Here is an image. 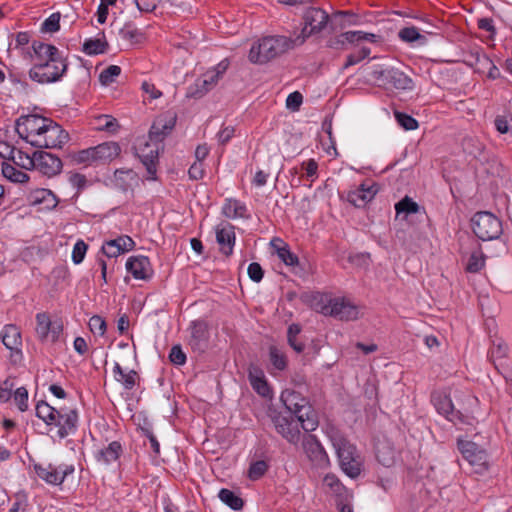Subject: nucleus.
<instances>
[{"mask_svg":"<svg viewBox=\"0 0 512 512\" xmlns=\"http://www.w3.org/2000/svg\"><path fill=\"white\" fill-rule=\"evenodd\" d=\"M120 36L130 42V44H138L144 40V34L131 24H126L119 31Z\"/></svg>","mask_w":512,"mask_h":512,"instance_id":"nucleus-40","label":"nucleus"},{"mask_svg":"<svg viewBox=\"0 0 512 512\" xmlns=\"http://www.w3.org/2000/svg\"><path fill=\"white\" fill-rule=\"evenodd\" d=\"M50 119L36 115H24L15 122V129L19 137L29 143V135L42 137Z\"/></svg>","mask_w":512,"mask_h":512,"instance_id":"nucleus-9","label":"nucleus"},{"mask_svg":"<svg viewBox=\"0 0 512 512\" xmlns=\"http://www.w3.org/2000/svg\"><path fill=\"white\" fill-rule=\"evenodd\" d=\"M268 465L264 460H258L253 462L248 470V477L251 480L260 479L267 471Z\"/></svg>","mask_w":512,"mask_h":512,"instance_id":"nucleus-48","label":"nucleus"},{"mask_svg":"<svg viewBox=\"0 0 512 512\" xmlns=\"http://www.w3.org/2000/svg\"><path fill=\"white\" fill-rule=\"evenodd\" d=\"M247 272H248L249 278L256 283L260 282L264 275V271H263L262 267L257 262L250 263V265L248 266Z\"/></svg>","mask_w":512,"mask_h":512,"instance_id":"nucleus-59","label":"nucleus"},{"mask_svg":"<svg viewBox=\"0 0 512 512\" xmlns=\"http://www.w3.org/2000/svg\"><path fill=\"white\" fill-rule=\"evenodd\" d=\"M329 437L343 472L350 478H357L362 470V458L355 446L336 431H331Z\"/></svg>","mask_w":512,"mask_h":512,"instance_id":"nucleus-4","label":"nucleus"},{"mask_svg":"<svg viewBox=\"0 0 512 512\" xmlns=\"http://www.w3.org/2000/svg\"><path fill=\"white\" fill-rule=\"evenodd\" d=\"M122 453V446L118 441L111 442L106 448L98 450L95 458L102 465H109L118 460Z\"/></svg>","mask_w":512,"mask_h":512,"instance_id":"nucleus-28","label":"nucleus"},{"mask_svg":"<svg viewBox=\"0 0 512 512\" xmlns=\"http://www.w3.org/2000/svg\"><path fill=\"white\" fill-rule=\"evenodd\" d=\"M14 400L20 411H26L28 408V392L26 388H17L14 393Z\"/></svg>","mask_w":512,"mask_h":512,"instance_id":"nucleus-56","label":"nucleus"},{"mask_svg":"<svg viewBox=\"0 0 512 512\" xmlns=\"http://www.w3.org/2000/svg\"><path fill=\"white\" fill-rule=\"evenodd\" d=\"M432 402L437 411L444 415L450 421L460 418V412L455 410L452 400L444 392H435L432 394Z\"/></svg>","mask_w":512,"mask_h":512,"instance_id":"nucleus-22","label":"nucleus"},{"mask_svg":"<svg viewBox=\"0 0 512 512\" xmlns=\"http://www.w3.org/2000/svg\"><path fill=\"white\" fill-rule=\"evenodd\" d=\"M507 349V345L504 341L499 340L497 343L493 342V346L490 351V357L493 362H495V359H501L505 357Z\"/></svg>","mask_w":512,"mask_h":512,"instance_id":"nucleus-57","label":"nucleus"},{"mask_svg":"<svg viewBox=\"0 0 512 512\" xmlns=\"http://www.w3.org/2000/svg\"><path fill=\"white\" fill-rule=\"evenodd\" d=\"M395 118L405 130H415L418 127V122L408 114L396 111Z\"/></svg>","mask_w":512,"mask_h":512,"instance_id":"nucleus-52","label":"nucleus"},{"mask_svg":"<svg viewBox=\"0 0 512 512\" xmlns=\"http://www.w3.org/2000/svg\"><path fill=\"white\" fill-rule=\"evenodd\" d=\"M377 193L374 184L362 183L359 187L347 194V201L356 207H363L371 201Z\"/></svg>","mask_w":512,"mask_h":512,"instance_id":"nucleus-18","label":"nucleus"},{"mask_svg":"<svg viewBox=\"0 0 512 512\" xmlns=\"http://www.w3.org/2000/svg\"><path fill=\"white\" fill-rule=\"evenodd\" d=\"M32 48L37 62L30 69L29 77L42 84L59 80L67 69L66 60L59 50L40 41H34Z\"/></svg>","mask_w":512,"mask_h":512,"instance_id":"nucleus-1","label":"nucleus"},{"mask_svg":"<svg viewBox=\"0 0 512 512\" xmlns=\"http://www.w3.org/2000/svg\"><path fill=\"white\" fill-rule=\"evenodd\" d=\"M303 447L308 457L317 465L323 466L328 463V455L314 435H308L304 439Z\"/></svg>","mask_w":512,"mask_h":512,"instance_id":"nucleus-21","label":"nucleus"},{"mask_svg":"<svg viewBox=\"0 0 512 512\" xmlns=\"http://www.w3.org/2000/svg\"><path fill=\"white\" fill-rule=\"evenodd\" d=\"M275 242H282L279 239H275L271 242L272 245H274L277 249L278 257L288 266H295L298 264L299 260L298 257L293 254L287 246L279 247L275 245Z\"/></svg>","mask_w":512,"mask_h":512,"instance_id":"nucleus-44","label":"nucleus"},{"mask_svg":"<svg viewBox=\"0 0 512 512\" xmlns=\"http://www.w3.org/2000/svg\"><path fill=\"white\" fill-rule=\"evenodd\" d=\"M121 68L117 65H110L105 68L99 75V81L102 85L108 86L115 82V79L120 75Z\"/></svg>","mask_w":512,"mask_h":512,"instance_id":"nucleus-46","label":"nucleus"},{"mask_svg":"<svg viewBox=\"0 0 512 512\" xmlns=\"http://www.w3.org/2000/svg\"><path fill=\"white\" fill-rule=\"evenodd\" d=\"M190 336L188 344L196 353H203L209 345L208 324L203 320L193 321L189 327Z\"/></svg>","mask_w":512,"mask_h":512,"instance_id":"nucleus-14","label":"nucleus"},{"mask_svg":"<svg viewBox=\"0 0 512 512\" xmlns=\"http://www.w3.org/2000/svg\"><path fill=\"white\" fill-rule=\"evenodd\" d=\"M60 28V14L53 13L42 24L41 30L44 32L53 33Z\"/></svg>","mask_w":512,"mask_h":512,"instance_id":"nucleus-53","label":"nucleus"},{"mask_svg":"<svg viewBox=\"0 0 512 512\" xmlns=\"http://www.w3.org/2000/svg\"><path fill=\"white\" fill-rule=\"evenodd\" d=\"M58 410L48 403L41 401L36 405V416L42 419L48 426L55 420Z\"/></svg>","mask_w":512,"mask_h":512,"instance_id":"nucleus-38","label":"nucleus"},{"mask_svg":"<svg viewBox=\"0 0 512 512\" xmlns=\"http://www.w3.org/2000/svg\"><path fill=\"white\" fill-rule=\"evenodd\" d=\"M218 81L208 71L203 74L201 79H198L193 85H191L186 93L187 98H201L207 92H209Z\"/></svg>","mask_w":512,"mask_h":512,"instance_id":"nucleus-24","label":"nucleus"},{"mask_svg":"<svg viewBox=\"0 0 512 512\" xmlns=\"http://www.w3.org/2000/svg\"><path fill=\"white\" fill-rule=\"evenodd\" d=\"M219 499L233 510H240L244 505L243 499L233 491L223 488L219 491Z\"/></svg>","mask_w":512,"mask_h":512,"instance_id":"nucleus-37","label":"nucleus"},{"mask_svg":"<svg viewBox=\"0 0 512 512\" xmlns=\"http://www.w3.org/2000/svg\"><path fill=\"white\" fill-rule=\"evenodd\" d=\"M35 160H36V152L33 153L32 156H29L22 150H16V152L13 155L12 161L15 165L18 167L25 169V170H32L35 167Z\"/></svg>","mask_w":512,"mask_h":512,"instance_id":"nucleus-39","label":"nucleus"},{"mask_svg":"<svg viewBox=\"0 0 512 512\" xmlns=\"http://www.w3.org/2000/svg\"><path fill=\"white\" fill-rule=\"evenodd\" d=\"M98 129L107 132H116L119 128L118 121L110 115H101L98 117Z\"/></svg>","mask_w":512,"mask_h":512,"instance_id":"nucleus-50","label":"nucleus"},{"mask_svg":"<svg viewBox=\"0 0 512 512\" xmlns=\"http://www.w3.org/2000/svg\"><path fill=\"white\" fill-rule=\"evenodd\" d=\"M474 234L483 241L497 239L502 234L501 221L490 212H478L471 219Z\"/></svg>","mask_w":512,"mask_h":512,"instance_id":"nucleus-7","label":"nucleus"},{"mask_svg":"<svg viewBox=\"0 0 512 512\" xmlns=\"http://www.w3.org/2000/svg\"><path fill=\"white\" fill-rule=\"evenodd\" d=\"M302 101H303L302 94L298 91H295L288 95V97L286 99V106L289 109L296 111L299 109L300 105L302 104Z\"/></svg>","mask_w":512,"mask_h":512,"instance_id":"nucleus-60","label":"nucleus"},{"mask_svg":"<svg viewBox=\"0 0 512 512\" xmlns=\"http://www.w3.org/2000/svg\"><path fill=\"white\" fill-rule=\"evenodd\" d=\"M136 155L140 158L149 174L150 179H155L156 164L159 155V143L155 141L148 142L145 139L140 140L134 147Z\"/></svg>","mask_w":512,"mask_h":512,"instance_id":"nucleus-13","label":"nucleus"},{"mask_svg":"<svg viewBox=\"0 0 512 512\" xmlns=\"http://www.w3.org/2000/svg\"><path fill=\"white\" fill-rule=\"evenodd\" d=\"M29 199L32 204H43L47 210L54 209L58 204L55 194L48 189H36L30 193Z\"/></svg>","mask_w":512,"mask_h":512,"instance_id":"nucleus-29","label":"nucleus"},{"mask_svg":"<svg viewBox=\"0 0 512 512\" xmlns=\"http://www.w3.org/2000/svg\"><path fill=\"white\" fill-rule=\"evenodd\" d=\"M222 212L227 218L245 217L246 207L237 200L227 199Z\"/></svg>","mask_w":512,"mask_h":512,"instance_id":"nucleus-36","label":"nucleus"},{"mask_svg":"<svg viewBox=\"0 0 512 512\" xmlns=\"http://www.w3.org/2000/svg\"><path fill=\"white\" fill-rule=\"evenodd\" d=\"M189 177L193 180L201 179L204 175L202 163L195 162L191 165L188 171Z\"/></svg>","mask_w":512,"mask_h":512,"instance_id":"nucleus-64","label":"nucleus"},{"mask_svg":"<svg viewBox=\"0 0 512 512\" xmlns=\"http://www.w3.org/2000/svg\"><path fill=\"white\" fill-rule=\"evenodd\" d=\"M102 251L107 257H117L121 254V249L118 248V244L115 239L107 241L103 245Z\"/></svg>","mask_w":512,"mask_h":512,"instance_id":"nucleus-61","label":"nucleus"},{"mask_svg":"<svg viewBox=\"0 0 512 512\" xmlns=\"http://www.w3.org/2000/svg\"><path fill=\"white\" fill-rule=\"evenodd\" d=\"M87 248L88 246L83 240L76 242L72 251V260L75 264H79L83 261Z\"/></svg>","mask_w":512,"mask_h":512,"instance_id":"nucleus-55","label":"nucleus"},{"mask_svg":"<svg viewBox=\"0 0 512 512\" xmlns=\"http://www.w3.org/2000/svg\"><path fill=\"white\" fill-rule=\"evenodd\" d=\"M281 401L287 410V415L297 418L303 430L310 432L317 428V414L300 393L287 389L281 393Z\"/></svg>","mask_w":512,"mask_h":512,"instance_id":"nucleus-3","label":"nucleus"},{"mask_svg":"<svg viewBox=\"0 0 512 512\" xmlns=\"http://www.w3.org/2000/svg\"><path fill=\"white\" fill-rule=\"evenodd\" d=\"M1 340L4 346L11 351H19L22 345L21 332L15 325H6L1 331Z\"/></svg>","mask_w":512,"mask_h":512,"instance_id":"nucleus-27","label":"nucleus"},{"mask_svg":"<svg viewBox=\"0 0 512 512\" xmlns=\"http://www.w3.org/2000/svg\"><path fill=\"white\" fill-rule=\"evenodd\" d=\"M169 359L173 364L183 365L186 362V355L181 346L175 345L171 348Z\"/></svg>","mask_w":512,"mask_h":512,"instance_id":"nucleus-58","label":"nucleus"},{"mask_svg":"<svg viewBox=\"0 0 512 512\" xmlns=\"http://www.w3.org/2000/svg\"><path fill=\"white\" fill-rule=\"evenodd\" d=\"M484 266V257L479 252H473L466 265V270L471 273H476Z\"/></svg>","mask_w":512,"mask_h":512,"instance_id":"nucleus-51","label":"nucleus"},{"mask_svg":"<svg viewBox=\"0 0 512 512\" xmlns=\"http://www.w3.org/2000/svg\"><path fill=\"white\" fill-rule=\"evenodd\" d=\"M458 449L464 459L469 463L472 471L476 474H483L488 470V455L484 449H481L472 441L459 440Z\"/></svg>","mask_w":512,"mask_h":512,"instance_id":"nucleus-8","label":"nucleus"},{"mask_svg":"<svg viewBox=\"0 0 512 512\" xmlns=\"http://www.w3.org/2000/svg\"><path fill=\"white\" fill-rule=\"evenodd\" d=\"M248 378L251 386L259 395L266 397L270 394V388L265 380L264 372L259 366L255 364L249 365Z\"/></svg>","mask_w":512,"mask_h":512,"instance_id":"nucleus-25","label":"nucleus"},{"mask_svg":"<svg viewBox=\"0 0 512 512\" xmlns=\"http://www.w3.org/2000/svg\"><path fill=\"white\" fill-rule=\"evenodd\" d=\"M388 74L387 84H391L394 88L400 90L413 89V81L404 72L396 68H390Z\"/></svg>","mask_w":512,"mask_h":512,"instance_id":"nucleus-31","label":"nucleus"},{"mask_svg":"<svg viewBox=\"0 0 512 512\" xmlns=\"http://www.w3.org/2000/svg\"><path fill=\"white\" fill-rule=\"evenodd\" d=\"M275 429L282 435L288 442L297 444L301 437L299 430L300 422L297 418L286 413H277L272 418Z\"/></svg>","mask_w":512,"mask_h":512,"instance_id":"nucleus-12","label":"nucleus"},{"mask_svg":"<svg viewBox=\"0 0 512 512\" xmlns=\"http://www.w3.org/2000/svg\"><path fill=\"white\" fill-rule=\"evenodd\" d=\"M108 44L101 39H89L83 45V51L88 55L104 53Z\"/></svg>","mask_w":512,"mask_h":512,"instance_id":"nucleus-45","label":"nucleus"},{"mask_svg":"<svg viewBox=\"0 0 512 512\" xmlns=\"http://www.w3.org/2000/svg\"><path fill=\"white\" fill-rule=\"evenodd\" d=\"M176 123V116L173 115H161L157 117L149 131L150 141L160 143L164 137L169 134L174 128Z\"/></svg>","mask_w":512,"mask_h":512,"instance_id":"nucleus-17","label":"nucleus"},{"mask_svg":"<svg viewBox=\"0 0 512 512\" xmlns=\"http://www.w3.org/2000/svg\"><path fill=\"white\" fill-rule=\"evenodd\" d=\"M426 34L432 35L434 32L432 30L410 26L400 29L398 37L403 42L424 46L427 44Z\"/></svg>","mask_w":512,"mask_h":512,"instance_id":"nucleus-23","label":"nucleus"},{"mask_svg":"<svg viewBox=\"0 0 512 512\" xmlns=\"http://www.w3.org/2000/svg\"><path fill=\"white\" fill-rule=\"evenodd\" d=\"M36 333L42 340L48 339L52 321L46 313H39L36 316Z\"/></svg>","mask_w":512,"mask_h":512,"instance_id":"nucleus-41","label":"nucleus"},{"mask_svg":"<svg viewBox=\"0 0 512 512\" xmlns=\"http://www.w3.org/2000/svg\"><path fill=\"white\" fill-rule=\"evenodd\" d=\"M73 465L62 464L55 466L51 463L47 465L35 464L34 471L36 475L47 484L61 485L65 478L74 472Z\"/></svg>","mask_w":512,"mask_h":512,"instance_id":"nucleus-10","label":"nucleus"},{"mask_svg":"<svg viewBox=\"0 0 512 512\" xmlns=\"http://www.w3.org/2000/svg\"><path fill=\"white\" fill-rule=\"evenodd\" d=\"M96 163H106L115 159L121 152L117 142H104L93 147Z\"/></svg>","mask_w":512,"mask_h":512,"instance_id":"nucleus-26","label":"nucleus"},{"mask_svg":"<svg viewBox=\"0 0 512 512\" xmlns=\"http://www.w3.org/2000/svg\"><path fill=\"white\" fill-rule=\"evenodd\" d=\"M62 167V161L57 156L45 151H36L34 169L43 175L53 177L61 172Z\"/></svg>","mask_w":512,"mask_h":512,"instance_id":"nucleus-16","label":"nucleus"},{"mask_svg":"<svg viewBox=\"0 0 512 512\" xmlns=\"http://www.w3.org/2000/svg\"><path fill=\"white\" fill-rule=\"evenodd\" d=\"M298 45L295 38L263 37L252 45L249 51V60L254 64H265Z\"/></svg>","mask_w":512,"mask_h":512,"instance_id":"nucleus-2","label":"nucleus"},{"mask_svg":"<svg viewBox=\"0 0 512 512\" xmlns=\"http://www.w3.org/2000/svg\"><path fill=\"white\" fill-rule=\"evenodd\" d=\"M16 148L6 142L0 141V156L4 159L12 160Z\"/></svg>","mask_w":512,"mask_h":512,"instance_id":"nucleus-63","label":"nucleus"},{"mask_svg":"<svg viewBox=\"0 0 512 512\" xmlns=\"http://www.w3.org/2000/svg\"><path fill=\"white\" fill-rule=\"evenodd\" d=\"M72 160L77 164H95L93 147L78 151L71 156Z\"/></svg>","mask_w":512,"mask_h":512,"instance_id":"nucleus-47","label":"nucleus"},{"mask_svg":"<svg viewBox=\"0 0 512 512\" xmlns=\"http://www.w3.org/2000/svg\"><path fill=\"white\" fill-rule=\"evenodd\" d=\"M42 137V139L29 141V144L36 148H56L65 144L69 138L68 133L51 119Z\"/></svg>","mask_w":512,"mask_h":512,"instance_id":"nucleus-11","label":"nucleus"},{"mask_svg":"<svg viewBox=\"0 0 512 512\" xmlns=\"http://www.w3.org/2000/svg\"><path fill=\"white\" fill-rule=\"evenodd\" d=\"M215 232L221 252L226 256L231 255L235 243L234 227L229 223H221L216 227Z\"/></svg>","mask_w":512,"mask_h":512,"instance_id":"nucleus-20","label":"nucleus"},{"mask_svg":"<svg viewBox=\"0 0 512 512\" xmlns=\"http://www.w3.org/2000/svg\"><path fill=\"white\" fill-rule=\"evenodd\" d=\"M136 181V173L131 169H117L114 173L115 186L123 191H127Z\"/></svg>","mask_w":512,"mask_h":512,"instance_id":"nucleus-34","label":"nucleus"},{"mask_svg":"<svg viewBox=\"0 0 512 512\" xmlns=\"http://www.w3.org/2000/svg\"><path fill=\"white\" fill-rule=\"evenodd\" d=\"M364 70L370 76L371 80L376 82L379 86L387 84L388 74L390 68L385 67L384 64L371 63L365 66Z\"/></svg>","mask_w":512,"mask_h":512,"instance_id":"nucleus-33","label":"nucleus"},{"mask_svg":"<svg viewBox=\"0 0 512 512\" xmlns=\"http://www.w3.org/2000/svg\"><path fill=\"white\" fill-rule=\"evenodd\" d=\"M2 174L5 178L14 183H26L29 181V175L25 172L17 170L13 165L3 162Z\"/></svg>","mask_w":512,"mask_h":512,"instance_id":"nucleus-35","label":"nucleus"},{"mask_svg":"<svg viewBox=\"0 0 512 512\" xmlns=\"http://www.w3.org/2000/svg\"><path fill=\"white\" fill-rule=\"evenodd\" d=\"M89 328L92 333L102 336L106 331V322L101 316L94 315L89 320Z\"/></svg>","mask_w":512,"mask_h":512,"instance_id":"nucleus-54","label":"nucleus"},{"mask_svg":"<svg viewBox=\"0 0 512 512\" xmlns=\"http://www.w3.org/2000/svg\"><path fill=\"white\" fill-rule=\"evenodd\" d=\"M113 373L115 380L120 382L125 389L131 390L136 385L139 380V375L135 370H130L129 372H125L119 363H115L113 368Z\"/></svg>","mask_w":512,"mask_h":512,"instance_id":"nucleus-32","label":"nucleus"},{"mask_svg":"<svg viewBox=\"0 0 512 512\" xmlns=\"http://www.w3.org/2000/svg\"><path fill=\"white\" fill-rule=\"evenodd\" d=\"M269 359L273 367L277 370H284L287 366V358L284 352L276 346L269 349Z\"/></svg>","mask_w":512,"mask_h":512,"instance_id":"nucleus-42","label":"nucleus"},{"mask_svg":"<svg viewBox=\"0 0 512 512\" xmlns=\"http://www.w3.org/2000/svg\"><path fill=\"white\" fill-rule=\"evenodd\" d=\"M126 269L134 278L147 280L152 275V269L148 257L132 256L126 262Z\"/></svg>","mask_w":512,"mask_h":512,"instance_id":"nucleus-19","label":"nucleus"},{"mask_svg":"<svg viewBox=\"0 0 512 512\" xmlns=\"http://www.w3.org/2000/svg\"><path fill=\"white\" fill-rule=\"evenodd\" d=\"M115 241L118 244V248L121 249V253L133 249V247L135 245L132 238L127 235L120 236V237L116 238Z\"/></svg>","mask_w":512,"mask_h":512,"instance_id":"nucleus-62","label":"nucleus"},{"mask_svg":"<svg viewBox=\"0 0 512 512\" xmlns=\"http://www.w3.org/2000/svg\"><path fill=\"white\" fill-rule=\"evenodd\" d=\"M55 420L51 423V426H55L56 436L60 439L67 437L69 434L76 430L78 422V414L76 410L70 409L64 411L63 409L58 410Z\"/></svg>","mask_w":512,"mask_h":512,"instance_id":"nucleus-15","label":"nucleus"},{"mask_svg":"<svg viewBox=\"0 0 512 512\" xmlns=\"http://www.w3.org/2000/svg\"><path fill=\"white\" fill-rule=\"evenodd\" d=\"M395 209L397 216L404 214V217H406L409 214L417 213L419 210V205L411 198L406 196L395 205Z\"/></svg>","mask_w":512,"mask_h":512,"instance_id":"nucleus-43","label":"nucleus"},{"mask_svg":"<svg viewBox=\"0 0 512 512\" xmlns=\"http://www.w3.org/2000/svg\"><path fill=\"white\" fill-rule=\"evenodd\" d=\"M329 19V14L319 7L305 9L302 15L303 27L301 32L295 37L296 44L302 45L306 39L318 35L328 26L333 30V23L329 24Z\"/></svg>","mask_w":512,"mask_h":512,"instance_id":"nucleus-6","label":"nucleus"},{"mask_svg":"<svg viewBox=\"0 0 512 512\" xmlns=\"http://www.w3.org/2000/svg\"><path fill=\"white\" fill-rule=\"evenodd\" d=\"M371 53L370 48L368 47H362L359 51L356 53H351L347 56L346 62L343 66V69H347L350 66L356 65L360 61L367 58Z\"/></svg>","mask_w":512,"mask_h":512,"instance_id":"nucleus-49","label":"nucleus"},{"mask_svg":"<svg viewBox=\"0 0 512 512\" xmlns=\"http://www.w3.org/2000/svg\"><path fill=\"white\" fill-rule=\"evenodd\" d=\"M313 309L325 316L337 317L340 320L350 321L358 318V309L344 298L327 299L322 294H314L311 297Z\"/></svg>","mask_w":512,"mask_h":512,"instance_id":"nucleus-5","label":"nucleus"},{"mask_svg":"<svg viewBox=\"0 0 512 512\" xmlns=\"http://www.w3.org/2000/svg\"><path fill=\"white\" fill-rule=\"evenodd\" d=\"M377 460L386 467L394 464L396 459V450L388 441H379L376 445Z\"/></svg>","mask_w":512,"mask_h":512,"instance_id":"nucleus-30","label":"nucleus"}]
</instances>
